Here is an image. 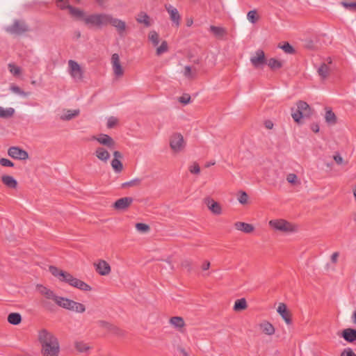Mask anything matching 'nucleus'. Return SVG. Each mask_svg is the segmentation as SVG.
I'll list each match as a JSON object with an SVG mask.
<instances>
[{
	"label": "nucleus",
	"mask_w": 356,
	"mask_h": 356,
	"mask_svg": "<svg viewBox=\"0 0 356 356\" xmlns=\"http://www.w3.org/2000/svg\"><path fill=\"white\" fill-rule=\"evenodd\" d=\"M170 323L176 329L180 330L185 326V322L182 317L174 316L170 318Z\"/></svg>",
	"instance_id": "a878e982"
},
{
	"label": "nucleus",
	"mask_w": 356,
	"mask_h": 356,
	"mask_svg": "<svg viewBox=\"0 0 356 356\" xmlns=\"http://www.w3.org/2000/svg\"><path fill=\"white\" fill-rule=\"evenodd\" d=\"M2 183L8 188L15 189L17 187V180L12 176L4 175L1 177Z\"/></svg>",
	"instance_id": "5701e85b"
},
{
	"label": "nucleus",
	"mask_w": 356,
	"mask_h": 356,
	"mask_svg": "<svg viewBox=\"0 0 356 356\" xmlns=\"http://www.w3.org/2000/svg\"><path fill=\"white\" fill-rule=\"evenodd\" d=\"M67 9L69 10L70 14L76 19H82L83 17V12L79 9L70 6Z\"/></svg>",
	"instance_id": "7c9ffc66"
},
{
	"label": "nucleus",
	"mask_w": 356,
	"mask_h": 356,
	"mask_svg": "<svg viewBox=\"0 0 356 356\" xmlns=\"http://www.w3.org/2000/svg\"><path fill=\"white\" fill-rule=\"evenodd\" d=\"M49 271L54 276L57 277L59 281L60 280V278L64 275V273L65 272L53 266H49Z\"/></svg>",
	"instance_id": "58836bf2"
},
{
	"label": "nucleus",
	"mask_w": 356,
	"mask_h": 356,
	"mask_svg": "<svg viewBox=\"0 0 356 356\" xmlns=\"http://www.w3.org/2000/svg\"><path fill=\"white\" fill-rule=\"evenodd\" d=\"M60 282H65L69 285L77 288L83 291H91L92 288L83 281L74 277L72 275L67 272L64 273V275L60 278Z\"/></svg>",
	"instance_id": "20e7f679"
},
{
	"label": "nucleus",
	"mask_w": 356,
	"mask_h": 356,
	"mask_svg": "<svg viewBox=\"0 0 356 356\" xmlns=\"http://www.w3.org/2000/svg\"><path fill=\"white\" fill-rule=\"evenodd\" d=\"M296 105V111L291 113L292 118L295 122H300L302 118H307L311 115V108L307 102L299 101L297 102Z\"/></svg>",
	"instance_id": "423d86ee"
},
{
	"label": "nucleus",
	"mask_w": 356,
	"mask_h": 356,
	"mask_svg": "<svg viewBox=\"0 0 356 356\" xmlns=\"http://www.w3.org/2000/svg\"><path fill=\"white\" fill-rule=\"evenodd\" d=\"M136 229L140 232L145 233L149 230V227L146 224L138 222L136 224Z\"/></svg>",
	"instance_id": "de8ad7c7"
},
{
	"label": "nucleus",
	"mask_w": 356,
	"mask_h": 356,
	"mask_svg": "<svg viewBox=\"0 0 356 356\" xmlns=\"http://www.w3.org/2000/svg\"><path fill=\"white\" fill-rule=\"evenodd\" d=\"M165 8L169 14L170 19L172 25L178 28L181 24V19L178 10L171 4H165Z\"/></svg>",
	"instance_id": "9b49d317"
},
{
	"label": "nucleus",
	"mask_w": 356,
	"mask_h": 356,
	"mask_svg": "<svg viewBox=\"0 0 356 356\" xmlns=\"http://www.w3.org/2000/svg\"><path fill=\"white\" fill-rule=\"evenodd\" d=\"M0 165L3 167H13L14 163L10 160L5 158H1L0 159Z\"/></svg>",
	"instance_id": "603ef678"
},
{
	"label": "nucleus",
	"mask_w": 356,
	"mask_h": 356,
	"mask_svg": "<svg viewBox=\"0 0 356 356\" xmlns=\"http://www.w3.org/2000/svg\"><path fill=\"white\" fill-rule=\"evenodd\" d=\"M170 146L175 152L182 151L186 146L183 136L181 134H174L170 138Z\"/></svg>",
	"instance_id": "1a4fd4ad"
},
{
	"label": "nucleus",
	"mask_w": 356,
	"mask_h": 356,
	"mask_svg": "<svg viewBox=\"0 0 356 356\" xmlns=\"http://www.w3.org/2000/svg\"><path fill=\"white\" fill-rule=\"evenodd\" d=\"M269 227L275 232L286 234L295 233L298 230L297 225L291 223L283 218L272 219L268 222Z\"/></svg>",
	"instance_id": "7ed1b4c3"
},
{
	"label": "nucleus",
	"mask_w": 356,
	"mask_h": 356,
	"mask_svg": "<svg viewBox=\"0 0 356 356\" xmlns=\"http://www.w3.org/2000/svg\"><path fill=\"white\" fill-rule=\"evenodd\" d=\"M325 119L327 123L334 124L337 122V117L331 109L326 111Z\"/></svg>",
	"instance_id": "2f4dec72"
},
{
	"label": "nucleus",
	"mask_w": 356,
	"mask_h": 356,
	"mask_svg": "<svg viewBox=\"0 0 356 356\" xmlns=\"http://www.w3.org/2000/svg\"><path fill=\"white\" fill-rule=\"evenodd\" d=\"M58 305L62 308L79 314H82L86 311V306L83 304L64 297L60 298Z\"/></svg>",
	"instance_id": "39448f33"
},
{
	"label": "nucleus",
	"mask_w": 356,
	"mask_h": 356,
	"mask_svg": "<svg viewBox=\"0 0 356 356\" xmlns=\"http://www.w3.org/2000/svg\"><path fill=\"white\" fill-rule=\"evenodd\" d=\"M312 129L313 131L317 133L319 131V127L318 124H313L312 127Z\"/></svg>",
	"instance_id": "69168bd1"
},
{
	"label": "nucleus",
	"mask_w": 356,
	"mask_h": 356,
	"mask_svg": "<svg viewBox=\"0 0 356 356\" xmlns=\"http://www.w3.org/2000/svg\"><path fill=\"white\" fill-rule=\"evenodd\" d=\"M250 62L256 68L266 63V60L264 51L261 49L256 51L254 55L250 58Z\"/></svg>",
	"instance_id": "f3484780"
},
{
	"label": "nucleus",
	"mask_w": 356,
	"mask_h": 356,
	"mask_svg": "<svg viewBox=\"0 0 356 356\" xmlns=\"http://www.w3.org/2000/svg\"><path fill=\"white\" fill-rule=\"evenodd\" d=\"M259 327L261 332L268 336L273 335L275 332L274 326L268 321H263L259 323Z\"/></svg>",
	"instance_id": "4be33fe9"
},
{
	"label": "nucleus",
	"mask_w": 356,
	"mask_h": 356,
	"mask_svg": "<svg viewBox=\"0 0 356 356\" xmlns=\"http://www.w3.org/2000/svg\"><path fill=\"white\" fill-rule=\"evenodd\" d=\"M168 50V46L166 41H163L161 45L156 49V55L160 56L163 53L167 52Z\"/></svg>",
	"instance_id": "a18cd8bd"
},
{
	"label": "nucleus",
	"mask_w": 356,
	"mask_h": 356,
	"mask_svg": "<svg viewBox=\"0 0 356 356\" xmlns=\"http://www.w3.org/2000/svg\"><path fill=\"white\" fill-rule=\"evenodd\" d=\"M136 20L138 23L144 24L146 27H149L152 24L149 16L143 11L137 15Z\"/></svg>",
	"instance_id": "b1692460"
},
{
	"label": "nucleus",
	"mask_w": 356,
	"mask_h": 356,
	"mask_svg": "<svg viewBox=\"0 0 356 356\" xmlns=\"http://www.w3.org/2000/svg\"><path fill=\"white\" fill-rule=\"evenodd\" d=\"M111 166L113 169V170L116 172V173H120L122 172V169H123V165L122 163V162L120 161V160H118V159H113L111 161Z\"/></svg>",
	"instance_id": "4c0bfd02"
},
{
	"label": "nucleus",
	"mask_w": 356,
	"mask_h": 356,
	"mask_svg": "<svg viewBox=\"0 0 356 356\" xmlns=\"http://www.w3.org/2000/svg\"><path fill=\"white\" fill-rule=\"evenodd\" d=\"M37 290L45 298L54 301L58 305V301H60L61 297L57 296L54 291L40 284L37 285Z\"/></svg>",
	"instance_id": "f8f14e48"
},
{
	"label": "nucleus",
	"mask_w": 356,
	"mask_h": 356,
	"mask_svg": "<svg viewBox=\"0 0 356 356\" xmlns=\"http://www.w3.org/2000/svg\"><path fill=\"white\" fill-rule=\"evenodd\" d=\"M142 182L140 178H134L129 181L124 182L122 184V188L139 186Z\"/></svg>",
	"instance_id": "c9c22d12"
},
{
	"label": "nucleus",
	"mask_w": 356,
	"mask_h": 356,
	"mask_svg": "<svg viewBox=\"0 0 356 356\" xmlns=\"http://www.w3.org/2000/svg\"><path fill=\"white\" fill-rule=\"evenodd\" d=\"M10 90L13 92H14V93H15L17 95L23 96V97H28L29 95V92H26L23 91L19 86H15V85H12L10 87Z\"/></svg>",
	"instance_id": "a19ab883"
},
{
	"label": "nucleus",
	"mask_w": 356,
	"mask_h": 356,
	"mask_svg": "<svg viewBox=\"0 0 356 356\" xmlns=\"http://www.w3.org/2000/svg\"><path fill=\"white\" fill-rule=\"evenodd\" d=\"M330 70V67L326 63H322L317 71L321 78L325 79L328 76Z\"/></svg>",
	"instance_id": "cd10ccee"
},
{
	"label": "nucleus",
	"mask_w": 356,
	"mask_h": 356,
	"mask_svg": "<svg viewBox=\"0 0 356 356\" xmlns=\"http://www.w3.org/2000/svg\"><path fill=\"white\" fill-rule=\"evenodd\" d=\"M191 97L188 95L182 96L179 98V101L184 104H188L190 102Z\"/></svg>",
	"instance_id": "13d9d810"
},
{
	"label": "nucleus",
	"mask_w": 356,
	"mask_h": 356,
	"mask_svg": "<svg viewBox=\"0 0 356 356\" xmlns=\"http://www.w3.org/2000/svg\"><path fill=\"white\" fill-rule=\"evenodd\" d=\"M100 325H101V326L105 327L108 329H110L111 327V325L109 323H108L107 322H105V321H101Z\"/></svg>",
	"instance_id": "0e129e2a"
},
{
	"label": "nucleus",
	"mask_w": 356,
	"mask_h": 356,
	"mask_svg": "<svg viewBox=\"0 0 356 356\" xmlns=\"http://www.w3.org/2000/svg\"><path fill=\"white\" fill-rule=\"evenodd\" d=\"M238 201L241 204H245L248 201V195L246 192L241 191L238 193Z\"/></svg>",
	"instance_id": "c03bdc74"
},
{
	"label": "nucleus",
	"mask_w": 356,
	"mask_h": 356,
	"mask_svg": "<svg viewBox=\"0 0 356 356\" xmlns=\"http://www.w3.org/2000/svg\"><path fill=\"white\" fill-rule=\"evenodd\" d=\"M148 39L154 46H157L159 43V35L156 31H151L148 34Z\"/></svg>",
	"instance_id": "473e14b6"
},
{
	"label": "nucleus",
	"mask_w": 356,
	"mask_h": 356,
	"mask_svg": "<svg viewBox=\"0 0 356 356\" xmlns=\"http://www.w3.org/2000/svg\"><path fill=\"white\" fill-rule=\"evenodd\" d=\"M277 312L280 314L286 324L290 325L291 323L290 314L288 312L286 306L284 303H280Z\"/></svg>",
	"instance_id": "aec40b11"
},
{
	"label": "nucleus",
	"mask_w": 356,
	"mask_h": 356,
	"mask_svg": "<svg viewBox=\"0 0 356 356\" xmlns=\"http://www.w3.org/2000/svg\"><path fill=\"white\" fill-rule=\"evenodd\" d=\"M209 31L218 38H222L226 35L227 31L222 26H210Z\"/></svg>",
	"instance_id": "bb28decb"
},
{
	"label": "nucleus",
	"mask_w": 356,
	"mask_h": 356,
	"mask_svg": "<svg viewBox=\"0 0 356 356\" xmlns=\"http://www.w3.org/2000/svg\"><path fill=\"white\" fill-rule=\"evenodd\" d=\"M340 356H356V355L350 349H346L341 353Z\"/></svg>",
	"instance_id": "4d7b16f0"
},
{
	"label": "nucleus",
	"mask_w": 356,
	"mask_h": 356,
	"mask_svg": "<svg viewBox=\"0 0 356 356\" xmlns=\"http://www.w3.org/2000/svg\"><path fill=\"white\" fill-rule=\"evenodd\" d=\"M204 204L209 210L214 215H220L222 213L221 205L211 197H206L204 200Z\"/></svg>",
	"instance_id": "dca6fc26"
},
{
	"label": "nucleus",
	"mask_w": 356,
	"mask_h": 356,
	"mask_svg": "<svg viewBox=\"0 0 356 356\" xmlns=\"http://www.w3.org/2000/svg\"><path fill=\"white\" fill-rule=\"evenodd\" d=\"M111 65L114 75L119 78L123 76L124 70L121 65L120 56L118 54H113L111 56Z\"/></svg>",
	"instance_id": "2eb2a0df"
},
{
	"label": "nucleus",
	"mask_w": 356,
	"mask_h": 356,
	"mask_svg": "<svg viewBox=\"0 0 356 356\" xmlns=\"http://www.w3.org/2000/svg\"><path fill=\"white\" fill-rule=\"evenodd\" d=\"M68 73L75 82H79L83 79V70L80 65L74 60H68Z\"/></svg>",
	"instance_id": "6e6552de"
},
{
	"label": "nucleus",
	"mask_w": 356,
	"mask_h": 356,
	"mask_svg": "<svg viewBox=\"0 0 356 356\" xmlns=\"http://www.w3.org/2000/svg\"><path fill=\"white\" fill-rule=\"evenodd\" d=\"M133 200L131 197H122L115 202L113 207L118 210H124L131 204Z\"/></svg>",
	"instance_id": "6ab92c4d"
},
{
	"label": "nucleus",
	"mask_w": 356,
	"mask_h": 356,
	"mask_svg": "<svg viewBox=\"0 0 356 356\" xmlns=\"http://www.w3.org/2000/svg\"><path fill=\"white\" fill-rule=\"evenodd\" d=\"M280 47L287 54H293L295 51L293 47L288 42L284 43Z\"/></svg>",
	"instance_id": "09e8293b"
},
{
	"label": "nucleus",
	"mask_w": 356,
	"mask_h": 356,
	"mask_svg": "<svg viewBox=\"0 0 356 356\" xmlns=\"http://www.w3.org/2000/svg\"><path fill=\"white\" fill-rule=\"evenodd\" d=\"M70 0H56L57 6L60 9H66L70 5L69 4Z\"/></svg>",
	"instance_id": "3c124183"
},
{
	"label": "nucleus",
	"mask_w": 356,
	"mask_h": 356,
	"mask_svg": "<svg viewBox=\"0 0 356 356\" xmlns=\"http://www.w3.org/2000/svg\"><path fill=\"white\" fill-rule=\"evenodd\" d=\"M273 123L271 122H266V127L268 128V129H272L273 128Z\"/></svg>",
	"instance_id": "338daca9"
},
{
	"label": "nucleus",
	"mask_w": 356,
	"mask_h": 356,
	"mask_svg": "<svg viewBox=\"0 0 356 356\" xmlns=\"http://www.w3.org/2000/svg\"><path fill=\"white\" fill-rule=\"evenodd\" d=\"M247 307V302L245 298L238 299L235 301L234 305V309L235 311H241L246 309Z\"/></svg>",
	"instance_id": "72a5a7b5"
},
{
	"label": "nucleus",
	"mask_w": 356,
	"mask_h": 356,
	"mask_svg": "<svg viewBox=\"0 0 356 356\" xmlns=\"http://www.w3.org/2000/svg\"><path fill=\"white\" fill-rule=\"evenodd\" d=\"M247 19L252 24H255L259 19V15L256 10H250L247 14Z\"/></svg>",
	"instance_id": "ea45409f"
},
{
	"label": "nucleus",
	"mask_w": 356,
	"mask_h": 356,
	"mask_svg": "<svg viewBox=\"0 0 356 356\" xmlns=\"http://www.w3.org/2000/svg\"><path fill=\"white\" fill-rule=\"evenodd\" d=\"M79 114V110H67L63 115L60 116L63 120H70L76 117Z\"/></svg>",
	"instance_id": "c756f323"
},
{
	"label": "nucleus",
	"mask_w": 356,
	"mask_h": 356,
	"mask_svg": "<svg viewBox=\"0 0 356 356\" xmlns=\"http://www.w3.org/2000/svg\"><path fill=\"white\" fill-rule=\"evenodd\" d=\"M118 123V119L115 117H111L107 121V127L113 128Z\"/></svg>",
	"instance_id": "6e6d98bb"
},
{
	"label": "nucleus",
	"mask_w": 356,
	"mask_h": 356,
	"mask_svg": "<svg viewBox=\"0 0 356 356\" xmlns=\"http://www.w3.org/2000/svg\"><path fill=\"white\" fill-rule=\"evenodd\" d=\"M210 267V262L209 261H204V264H202V270H208Z\"/></svg>",
	"instance_id": "e2e57ef3"
},
{
	"label": "nucleus",
	"mask_w": 356,
	"mask_h": 356,
	"mask_svg": "<svg viewBox=\"0 0 356 356\" xmlns=\"http://www.w3.org/2000/svg\"><path fill=\"white\" fill-rule=\"evenodd\" d=\"M234 226L236 229L243 232L245 234H250L254 229V227L252 225L243 222H236Z\"/></svg>",
	"instance_id": "412c9836"
},
{
	"label": "nucleus",
	"mask_w": 356,
	"mask_h": 356,
	"mask_svg": "<svg viewBox=\"0 0 356 356\" xmlns=\"http://www.w3.org/2000/svg\"><path fill=\"white\" fill-rule=\"evenodd\" d=\"M334 159L338 164H341L343 163L342 157L338 154L334 156Z\"/></svg>",
	"instance_id": "052dcab7"
},
{
	"label": "nucleus",
	"mask_w": 356,
	"mask_h": 356,
	"mask_svg": "<svg viewBox=\"0 0 356 356\" xmlns=\"http://www.w3.org/2000/svg\"><path fill=\"white\" fill-rule=\"evenodd\" d=\"M339 256V253L338 252H335L334 253H332V254L331 255V261L333 263V264H337V261H338V257Z\"/></svg>",
	"instance_id": "bf43d9fd"
},
{
	"label": "nucleus",
	"mask_w": 356,
	"mask_h": 356,
	"mask_svg": "<svg viewBox=\"0 0 356 356\" xmlns=\"http://www.w3.org/2000/svg\"><path fill=\"white\" fill-rule=\"evenodd\" d=\"M341 5L346 9L351 11H356V2H341Z\"/></svg>",
	"instance_id": "8fccbe9b"
},
{
	"label": "nucleus",
	"mask_w": 356,
	"mask_h": 356,
	"mask_svg": "<svg viewBox=\"0 0 356 356\" xmlns=\"http://www.w3.org/2000/svg\"><path fill=\"white\" fill-rule=\"evenodd\" d=\"M8 154L11 158L17 160H26L29 158L28 152L17 146L9 147Z\"/></svg>",
	"instance_id": "ddd939ff"
},
{
	"label": "nucleus",
	"mask_w": 356,
	"mask_h": 356,
	"mask_svg": "<svg viewBox=\"0 0 356 356\" xmlns=\"http://www.w3.org/2000/svg\"><path fill=\"white\" fill-rule=\"evenodd\" d=\"M95 265L96 271L101 275H107L111 273V266L104 260H99Z\"/></svg>",
	"instance_id": "a211bd4d"
},
{
	"label": "nucleus",
	"mask_w": 356,
	"mask_h": 356,
	"mask_svg": "<svg viewBox=\"0 0 356 356\" xmlns=\"http://www.w3.org/2000/svg\"><path fill=\"white\" fill-rule=\"evenodd\" d=\"M8 69L10 72L14 76H19L21 73V68L13 63L8 64Z\"/></svg>",
	"instance_id": "49530a36"
},
{
	"label": "nucleus",
	"mask_w": 356,
	"mask_h": 356,
	"mask_svg": "<svg viewBox=\"0 0 356 356\" xmlns=\"http://www.w3.org/2000/svg\"><path fill=\"white\" fill-rule=\"evenodd\" d=\"M8 321L9 323L17 325L22 321V316L19 313H10L8 316Z\"/></svg>",
	"instance_id": "c85d7f7f"
},
{
	"label": "nucleus",
	"mask_w": 356,
	"mask_h": 356,
	"mask_svg": "<svg viewBox=\"0 0 356 356\" xmlns=\"http://www.w3.org/2000/svg\"><path fill=\"white\" fill-rule=\"evenodd\" d=\"M114 158L113 159H118L120 160L122 158V154L119 151H114L113 153Z\"/></svg>",
	"instance_id": "680f3d73"
},
{
	"label": "nucleus",
	"mask_w": 356,
	"mask_h": 356,
	"mask_svg": "<svg viewBox=\"0 0 356 356\" xmlns=\"http://www.w3.org/2000/svg\"><path fill=\"white\" fill-rule=\"evenodd\" d=\"M286 180L289 183L295 184L297 183L298 177L294 173H290L286 176Z\"/></svg>",
	"instance_id": "864d4df0"
},
{
	"label": "nucleus",
	"mask_w": 356,
	"mask_h": 356,
	"mask_svg": "<svg viewBox=\"0 0 356 356\" xmlns=\"http://www.w3.org/2000/svg\"><path fill=\"white\" fill-rule=\"evenodd\" d=\"M189 171L193 174H199L200 172V168L197 163H194L190 166Z\"/></svg>",
	"instance_id": "5fc2aeb1"
},
{
	"label": "nucleus",
	"mask_w": 356,
	"mask_h": 356,
	"mask_svg": "<svg viewBox=\"0 0 356 356\" xmlns=\"http://www.w3.org/2000/svg\"><path fill=\"white\" fill-rule=\"evenodd\" d=\"M108 24L115 28L118 33L120 36H124L126 35L127 26L124 21L120 19L114 18L111 15Z\"/></svg>",
	"instance_id": "4468645a"
},
{
	"label": "nucleus",
	"mask_w": 356,
	"mask_h": 356,
	"mask_svg": "<svg viewBox=\"0 0 356 356\" xmlns=\"http://www.w3.org/2000/svg\"><path fill=\"white\" fill-rule=\"evenodd\" d=\"M183 74L185 77L189 79L195 78L196 75L195 72H193L191 67L188 65L185 66Z\"/></svg>",
	"instance_id": "37998d69"
},
{
	"label": "nucleus",
	"mask_w": 356,
	"mask_h": 356,
	"mask_svg": "<svg viewBox=\"0 0 356 356\" xmlns=\"http://www.w3.org/2000/svg\"><path fill=\"white\" fill-rule=\"evenodd\" d=\"M267 64L272 70L280 69L282 67V63L280 60L273 58H270L268 60Z\"/></svg>",
	"instance_id": "e433bc0d"
},
{
	"label": "nucleus",
	"mask_w": 356,
	"mask_h": 356,
	"mask_svg": "<svg viewBox=\"0 0 356 356\" xmlns=\"http://www.w3.org/2000/svg\"><path fill=\"white\" fill-rule=\"evenodd\" d=\"M343 337L348 342H353L356 340V330L348 328L343 331Z\"/></svg>",
	"instance_id": "393cba45"
},
{
	"label": "nucleus",
	"mask_w": 356,
	"mask_h": 356,
	"mask_svg": "<svg viewBox=\"0 0 356 356\" xmlns=\"http://www.w3.org/2000/svg\"><path fill=\"white\" fill-rule=\"evenodd\" d=\"M352 319L354 324L356 325V310L353 312Z\"/></svg>",
	"instance_id": "774afa93"
},
{
	"label": "nucleus",
	"mask_w": 356,
	"mask_h": 356,
	"mask_svg": "<svg viewBox=\"0 0 356 356\" xmlns=\"http://www.w3.org/2000/svg\"><path fill=\"white\" fill-rule=\"evenodd\" d=\"M38 339L42 356H58L60 344L58 338L52 332L42 329L38 332Z\"/></svg>",
	"instance_id": "f257e3e1"
},
{
	"label": "nucleus",
	"mask_w": 356,
	"mask_h": 356,
	"mask_svg": "<svg viewBox=\"0 0 356 356\" xmlns=\"http://www.w3.org/2000/svg\"><path fill=\"white\" fill-rule=\"evenodd\" d=\"M75 347L76 350L81 353H85L90 349V346L83 341L76 342Z\"/></svg>",
	"instance_id": "79ce46f5"
},
{
	"label": "nucleus",
	"mask_w": 356,
	"mask_h": 356,
	"mask_svg": "<svg viewBox=\"0 0 356 356\" xmlns=\"http://www.w3.org/2000/svg\"><path fill=\"white\" fill-rule=\"evenodd\" d=\"M15 110L13 108H4L0 106V118H8L13 115Z\"/></svg>",
	"instance_id": "f704fd0d"
},
{
	"label": "nucleus",
	"mask_w": 356,
	"mask_h": 356,
	"mask_svg": "<svg viewBox=\"0 0 356 356\" xmlns=\"http://www.w3.org/2000/svg\"><path fill=\"white\" fill-rule=\"evenodd\" d=\"M111 15L96 14L91 15L84 18V22L87 24L95 26H102L108 24Z\"/></svg>",
	"instance_id": "0eeeda50"
},
{
	"label": "nucleus",
	"mask_w": 356,
	"mask_h": 356,
	"mask_svg": "<svg viewBox=\"0 0 356 356\" xmlns=\"http://www.w3.org/2000/svg\"><path fill=\"white\" fill-rule=\"evenodd\" d=\"M6 31L13 35H20L28 31V26L24 22L15 20L13 24L6 28Z\"/></svg>",
	"instance_id": "9d476101"
},
{
	"label": "nucleus",
	"mask_w": 356,
	"mask_h": 356,
	"mask_svg": "<svg viewBox=\"0 0 356 356\" xmlns=\"http://www.w3.org/2000/svg\"><path fill=\"white\" fill-rule=\"evenodd\" d=\"M91 139L106 147H97L95 149V155L99 160L106 163L111 157L109 151L115 149V142L110 136L104 134L93 136Z\"/></svg>",
	"instance_id": "f03ea898"
}]
</instances>
